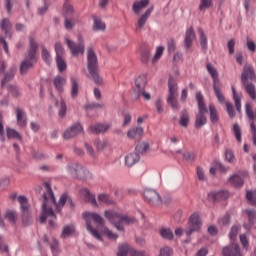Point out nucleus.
<instances>
[{"label": "nucleus", "instance_id": "f257e3e1", "mask_svg": "<svg viewBox=\"0 0 256 256\" xmlns=\"http://www.w3.org/2000/svg\"><path fill=\"white\" fill-rule=\"evenodd\" d=\"M37 49H39L37 41H35V38H33V36H30L27 55L19 66L20 75H27V73H29V70L33 69V65L37 63Z\"/></svg>", "mask_w": 256, "mask_h": 256}, {"label": "nucleus", "instance_id": "f03ea898", "mask_svg": "<svg viewBox=\"0 0 256 256\" xmlns=\"http://www.w3.org/2000/svg\"><path fill=\"white\" fill-rule=\"evenodd\" d=\"M87 70L96 85H103V78L99 75V60L93 47H89L87 50Z\"/></svg>", "mask_w": 256, "mask_h": 256}, {"label": "nucleus", "instance_id": "7ed1b4c3", "mask_svg": "<svg viewBox=\"0 0 256 256\" xmlns=\"http://www.w3.org/2000/svg\"><path fill=\"white\" fill-rule=\"evenodd\" d=\"M45 187L47 188V193L50 197V201H52V203L55 206L56 213L61 212V209H63V207H65V203L68 205V207H69V209H71V211H73V209H75V203L73 202V199H71V196H69L67 193H63L60 196L59 201L57 202V200L55 199V194L53 193V189L51 188V184L45 183Z\"/></svg>", "mask_w": 256, "mask_h": 256}, {"label": "nucleus", "instance_id": "20e7f679", "mask_svg": "<svg viewBox=\"0 0 256 256\" xmlns=\"http://www.w3.org/2000/svg\"><path fill=\"white\" fill-rule=\"evenodd\" d=\"M179 85L177 84V80L175 77L170 76L168 79V97L166 99V103L171 107L172 111H179L181 108L179 106Z\"/></svg>", "mask_w": 256, "mask_h": 256}, {"label": "nucleus", "instance_id": "39448f33", "mask_svg": "<svg viewBox=\"0 0 256 256\" xmlns=\"http://www.w3.org/2000/svg\"><path fill=\"white\" fill-rule=\"evenodd\" d=\"M196 101L198 103V113L195 119V129H201L207 125V116L205 114L209 113V110L207 109L205 98L201 92L196 93Z\"/></svg>", "mask_w": 256, "mask_h": 256}, {"label": "nucleus", "instance_id": "423d86ee", "mask_svg": "<svg viewBox=\"0 0 256 256\" xmlns=\"http://www.w3.org/2000/svg\"><path fill=\"white\" fill-rule=\"evenodd\" d=\"M147 87V76L142 74L138 76L135 80V87H134V99L139 100L143 97L144 101H151V94L145 91Z\"/></svg>", "mask_w": 256, "mask_h": 256}, {"label": "nucleus", "instance_id": "0eeeda50", "mask_svg": "<svg viewBox=\"0 0 256 256\" xmlns=\"http://www.w3.org/2000/svg\"><path fill=\"white\" fill-rule=\"evenodd\" d=\"M17 201L20 203L21 219L23 225H31L33 223V210L29 205L27 197L20 195L17 197Z\"/></svg>", "mask_w": 256, "mask_h": 256}, {"label": "nucleus", "instance_id": "6e6552de", "mask_svg": "<svg viewBox=\"0 0 256 256\" xmlns=\"http://www.w3.org/2000/svg\"><path fill=\"white\" fill-rule=\"evenodd\" d=\"M78 42L77 44L73 42V40L69 38H65V43L73 57H77L78 55H83L85 53V40L83 36L77 35Z\"/></svg>", "mask_w": 256, "mask_h": 256}, {"label": "nucleus", "instance_id": "1a4fd4ad", "mask_svg": "<svg viewBox=\"0 0 256 256\" xmlns=\"http://www.w3.org/2000/svg\"><path fill=\"white\" fill-rule=\"evenodd\" d=\"M42 210L43 214H41L39 221L40 223H45L47 221V217L50 219L48 220L49 225H55V212L53 208L49 207V199L47 198V194H42Z\"/></svg>", "mask_w": 256, "mask_h": 256}, {"label": "nucleus", "instance_id": "9d476101", "mask_svg": "<svg viewBox=\"0 0 256 256\" xmlns=\"http://www.w3.org/2000/svg\"><path fill=\"white\" fill-rule=\"evenodd\" d=\"M143 195L144 199L152 207H159L163 203V198H161V195L155 189L147 188L144 190Z\"/></svg>", "mask_w": 256, "mask_h": 256}, {"label": "nucleus", "instance_id": "9b49d317", "mask_svg": "<svg viewBox=\"0 0 256 256\" xmlns=\"http://www.w3.org/2000/svg\"><path fill=\"white\" fill-rule=\"evenodd\" d=\"M81 133H83V125H81L79 122H76L64 131L63 139L69 141V139H74V137H77V135Z\"/></svg>", "mask_w": 256, "mask_h": 256}, {"label": "nucleus", "instance_id": "f8f14e48", "mask_svg": "<svg viewBox=\"0 0 256 256\" xmlns=\"http://www.w3.org/2000/svg\"><path fill=\"white\" fill-rule=\"evenodd\" d=\"M256 81L255 69L251 65H244L241 73V83H253Z\"/></svg>", "mask_w": 256, "mask_h": 256}, {"label": "nucleus", "instance_id": "ddd939ff", "mask_svg": "<svg viewBox=\"0 0 256 256\" xmlns=\"http://www.w3.org/2000/svg\"><path fill=\"white\" fill-rule=\"evenodd\" d=\"M82 218L84 221H86L87 225H91V223H97L98 225H103L105 223V220L101 215L95 212H84L82 214Z\"/></svg>", "mask_w": 256, "mask_h": 256}, {"label": "nucleus", "instance_id": "4468645a", "mask_svg": "<svg viewBox=\"0 0 256 256\" xmlns=\"http://www.w3.org/2000/svg\"><path fill=\"white\" fill-rule=\"evenodd\" d=\"M207 199L210 203H220V201H226V199H229V192L224 190L209 192Z\"/></svg>", "mask_w": 256, "mask_h": 256}, {"label": "nucleus", "instance_id": "2eb2a0df", "mask_svg": "<svg viewBox=\"0 0 256 256\" xmlns=\"http://www.w3.org/2000/svg\"><path fill=\"white\" fill-rule=\"evenodd\" d=\"M110 128L111 125L109 124L97 123L90 125L88 128V132H90L91 135H104V133H107Z\"/></svg>", "mask_w": 256, "mask_h": 256}, {"label": "nucleus", "instance_id": "dca6fc26", "mask_svg": "<svg viewBox=\"0 0 256 256\" xmlns=\"http://www.w3.org/2000/svg\"><path fill=\"white\" fill-rule=\"evenodd\" d=\"M222 253L224 256H242L241 255V248L238 244H230L223 248Z\"/></svg>", "mask_w": 256, "mask_h": 256}, {"label": "nucleus", "instance_id": "f3484780", "mask_svg": "<svg viewBox=\"0 0 256 256\" xmlns=\"http://www.w3.org/2000/svg\"><path fill=\"white\" fill-rule=\"evenodd\" d=\"M104 217H105V219L110 221V223L112 225H119L121 213H119L115 210H105L104 211Z\"/></svg>", "mask_w": 256, "mask_h": 256}, {"label": "nucleus", "instance_id": "a211bd4d", "mask_svg": "<svg viewBox=\"0 0 256 256\" xmlns=\"http://www.w3.org/2000/svg\"><path fill=\"white\" fill-rule=\"evenodd\" d=\"M85 203H90L92 207H99V204L97 203V199L95 198L94 194L91 193V191L87 188H83L81 191Z\"/></svg>", "mask_w": 256, "mask_h": 256}, {"label": "nucleus", "instance_id": "6ab92c4d", "mask_svg": "<svg viewBox=\"0 0 256 256\" xmlns=\"http://www.w3.org/2000/svg\"><path fill=\"white\" fill-rule=\"evenodd\" d=\"M15 113H16L17 125L19 127H27V114L25 113V111L17 107L15 108Z\"/></svg>", "mask_w": 256, "mask_h": 256}, {"label": "nucleus", "instance_id": "aec40b11", "mask_svg": "<svg viewBox=\"0 0 256 256\" xmlns=\"http://www.w3.org/2000/svg\"><path fill=\"white\" fill-rule=\"evenodd\" d=\"M193 41H195V30L193 29V27H190L186 31V35L184 38L185 49H187V50L191 49V47H193Z\"/></svg>", "mask_w": 256, "mask_h": 256}, {"label": "nucleus", "instance_id": "412c9836", "mask_svg": "<svg viewBox=\"0 0 256 256\" xmlns=\"http://www.w3.org/2000/svg\"><path fill=\"white\" fill-rule=\"evenodd\" d=\"M153 9L154 7L151 6L150 8H148L146 10V13H144L137 22V31H141V29H143L145 27V24L147 23V20L149 19V16L151 15V13H153Z\"/></svg>", "mask_w": 256, "mask_h": 256}, {"label": "nucleus", "instance_id": "4be33fe9", "mask_svg": "<svg viewBox=\"0 0 256 256\" xmlns=\"http://www.w3.org/2000/svg\"><path fill=\"white\" fill-rule=\"evenodd\" d=\"M149 3H151L150 0L135 1L132 5V11L136 13V15H139L142 9L149 7Z\"/></svg>", "mask_w": 256, "mask_h": 256}, {"label": "nucleus", "instance_id": "5701e85b", "mask_svg": "<svg viewBox=\"0 0 256 256\" xmlns=\"http://www.w3.org/2000/svg\"><path fill=\"white\" fill-rule=\"evenodd\" d=\"M242 85H243L247 95H249L250 99H252V101H256V87H255V84H253V82H245V83H242Z\"/></svg>", "mask_w": 256, "mask_h": 256}, {"label": "nucleus", "instance_id": "b1692460", "mask_svg": "<svg viewBox=\"0 0 256 256\" xmlns=\"http://www.w3.org/2000/svg\"><path fill=\"white\" fill-rule=\"evenodd\" d=\"M206 69L213 79V85L221 83V80H219V72H217V68L215 66H213L211 63H208L206 65Z\"/></svg>", "mask_w": 256, "mask_h": 256}, {"label": "nucleus", "instance_id": "393cba45", "mask_svg": "<svg viewBox=\"0 0 256 256\" xmlns=\"http://www.w3.org/2000/svg\"><path fill=\"white\" fill-rule=\"evenodd\" d=\"M141 159V156L137 152H133L128 154L125 157V163L127 167H133L136 163H139V160Z\"/></svg>", "mask_w": 256, "mask_h": 256}, {"label": "nucleus", "instance_id": "a878e982", "mask_svg": "<svg viewBox=\"0 0 256 256\" xmlns=\"http://www.w3.org/2000/svg\"><path fill=\"white\" fill-rule=\"evenodd\" d=\"M4 219H6V221L10 222L12 225H16L17 221H19V214L15 210H6Z\"/></svg>", "mask_w": 256, "mask_h": 256}, {"label": "nucleus", "instance_id": "bb28decb", "mask_svg": "<svg viewBox=\"0 0 256 256\" xmlns=\"http://www.w3.org/2000/svg\"><path fill=\"white\" fill-rule=\"evenodd\" d=\"M189 121H191V117L189 116V110L183 109L180 113L179 125L187 129V127H189Z\"/></svg>", "mask_w": 256, "mask_h": 256}, {"label": "nucleus", "instance_id": "cd10ccee", "mask_svg": "<svg viewBox=\"0 0 256 256\" xmlns=\"http://www.w3.org/2000/svg\"><path fill=\"white\" fill-rule=\"evenodd\" d=\"M71 83V97L72 99H77L79 95V80L75 77L70 78Z\"/></svg>", "mask_w": 256, "mask_h": 256}, {"label": "nucleus", "instance_id": "c85d7f7f", "mask_svg": "<svg viewBox=\"0 0 256 256\" xmlns=\"http://www.w3.org/2000/svg\"><path fill=\"white\" fill-rule=\"evenodd\" d=\"M12 25H11V21H9V19L4 18L2 20L1 23V29L4 32L5 37H9L11 39L12 33H11V29H12Z\"/></svg>", "mask_w": 256, "mask_h": 256}, {"label": "nucleus", "instance_id": "c756f323", "mask_svg": "<svg viewBox=\"0 0 256 256\" xmlns=\"http://www.w3.org/2000/svg\"><path fill=\"white\" fill-rule=\"evenodd\" d=\"M122 223H124L125 225H135L137 224V218H135V216L120 213L119 225H121Z\"/></svg>", "mask_w": 256, "mask_h": 256}, {"label": "nucleus", "instance_id": "7c9ffc66", "mask_svg": "<svg viewBox=\"0 0 256 256\" xmlns=\"http://www.w3.org/2000/svg\"><path fill=\"white\" fill-rule=\"evenodd\" d=\"M65 83H67V80L62 76L57 75L53 79L54 87H56V89H57V91H59V93H63V91H64L63 85H65Z\"/></svg>", "mask_w": 256, "mask_h": 256}, {"label": "nucleus", "instance_id": "2f4dec72", "mask_svg": "<svg viewBox=\"0 0 256 256\" xmlns=\"http://www.w3.org/2000/svg\"><path fill=\"white\" fill-rule=\"evenodd\" d=\"M81 165L77 163H72L67 166V171L69 174L74 177V179H77L79 177V172L81 171Z\"/></svg>", "mask_w": 256, "mask_h": 256}, {"label": "nucleus", "instance_id": "473e14b6", "mask_svg": "<svg viewBox=\"0 0 256 256\" xmlns=\"http://www.w3.org/2000/svg\"><path fill=\"white\" fill-rule=\"evenodd\" d=\"M6 136L7 139H16L17 141H23V137L21 136V134L13 129V128H6Z\"/></svg>", "mask_w": 256, "mask_h": 256}, {"label": "nucleus", "instance_id": "72a5a7b5", "mask_svg": "<svg viewBox=\"0 0 256 256\" xmlns=\"http://www.w3.org/2000/svg\"><path fill=\"white\" fill-rule=\"evenodd\" d=\"M149 149H151L149 142H139L135 147V152L138 153V155H143L147 153Z\"/></svg>", "mask_w": 256, "mask_h": 256}, {"label": "nucleus", "instance_id": "f704fd0d", "mask_svg": "<svg viewBox=\"0 0 256 256\" xmlns=\"http://www.w3.org/2000/svg\"><path fill=\"white\" fill-rule=\"evenodd\" d=\"M143 133V127H136L128 130L127 137L128 139H135V137H142Z\"/></svg>", "mask_w": 256, "mask_h": 256}, {"label": "nucleus", "instance_id": "c9c22d12", "mask_svg": "<svg viewBox=\"0 0 256 256\" xmlns=\"http://www.w3.org/2000/svg\"><path fill=\"white\" fill-rule=\"evenodd\" d=\"M14 77H15V70L14 69L5 73L2 80H1V89H5V85H7V83H9L10 81H13Z\"/></svg>", "mask_w": 256, "mask_h": 256}, {"label": "nucleus", "instance_id": "e433bc0d", "mask_svg": "<svg viewBox=\"0 0 256 256\" xmlns=\"http://www.w3.org/2000/svg\"><path fill=\"white\" fill-rule=\"evenodd\" d=\"M189 223L190 225H203V218H201V213L194 212L189 217Z\"/></svg>", "mask_w": 256, "mask_h": 256}, {"label": "nucleus", "instance_id": "4c0bfd02", "mask_svg": "<svg viewBox=\"0 0 256 256\" xmlns=\"http://www.w3.org/2000/svg\"><path fill=\"white\" fill-rule=\"evenodd\" d=\"M213 89L219 103H225V95L221 92V83L213 84Z\"/></svg>", "mask_w": 256, "mask_h": 256}, {"label": "nucleus", "instance_id": "58836bf2", "mask_svg": "<svg viewBox=\"0 0 256 256\" xmlns=\"http://www.w3.org/2000/svg\"><path fill=\"white\" fill-rule=\"evenodd\" d=\"M73 13H75V8H73V5H71V3H69V2H64L62 17L63 18H65V16L71 17V15H73Z\"/></svg>", "mask_w": 256, "mask_h": 256}, {"label": "nucleus", "instance_id": "ea45409f", "mask_svg": "<svg viewBox=\"0 0 256 256\" xmlns=\"http://www.w3.org/2000/svg\"><path fill=\"white\" fill-rule=\"evenodd\" d=\"M77 25V19L69 17V16H64V27L67 29V31H71Z\"/></svg>", "mask_w": 256, "mask_h": 256}, {"label": "nucleus", "instance_id": "a19ab883", "mask_svg": "<svg viewBox=\"0 0 256 256\" xmlns=\"http://www.w3.org/2000/svg\"><path fill=\"white\" fill-rule=\"evenodd\" d=\"M76 179L79 181H87V179H91V172H89L87 168L81 166L80 172H78V177Z\"/></svg>", "mask_w": 256, "mask_h": 256}, {"label": "nucleus", "instance_id": "79ce46f5", "mask_svg": "<svg viewBox=\"0 0 256 256\" xmlns=\"http://www.w3.org/2000/svg\"><path fill=\"white\" fill-rule=\"evenodd\" d=\"M71 235H75V226H65L60 237L61 239H67V237H71Z\"/></svg>", "mask_w": 256, "mask_h": 256}, {"label": "nucleus", "instance_id": "37998d69", "mask_svg": "<svg viewBox=\"0 0 256 256\" xmlns=\"http://www.w3.org/2000/svg\"><path fill=\"white\" fill-rule=\"evenodd\" d=\"M94 24L92 26L93 31H105L106 26L101 19L94 17L93 18Z\"/></svg>", "mask_w": 256, "mask_h": 256}, {"label": "nucleus", "instance_id": "c03bdc74", "mask_svg": "<svg viewBox=\"0 0 256 256\" xmlns=\"http://www.w3.org/2000/svg\"><path fill=\"white\" fill-rule=\"evenodd\" d=\"M209 113H210L211 123H218L219 122V114L217 113V108L215 107V105L209 106Z\"/></svg>", "mask_w": 256, "mask_h": 256}, {"label": "nucleus", "instance_id": "a18cd8bd", "mask_svg": "<svg viewBox=\"0 0 256 256\" xmlns=\"http://www.w3.org/2000/svg\"><path fill=\"white\" fill-rule=\"evenodd\" d=\"M229 181L233 187H241L243 185V178L239 176V174H234L229 178Z\"/></svg>", "mask_w": 256, "mask_h": 256}, {"label": "nucleus", "instance_id": "49530a36", "mask_svg": "<svg viewBox=\"0 0 256 256\" xmlns=\"http://www.w3.org/2000/svg\"><path fill=\"white\" fill-rule=\"evenodd\" d=\"M98 201L106 205H115V201L108 194L101 193L98 195Z\"/></svg>", "mask_w": 256, "mask_h": 256}, {"label": "nucleus", "instance_id": "de8ad7c7", "mask_svg": "<svg viewBox=\"0 0 256 256\" xmlns=\"http://www.w3.org/2000/svg\"><path fill=\"white\" fill-rule=\"evenodd\" d=\"M198 33L200 35V45L203 51H207V36L205 35L203 28L198 27Z\"/></svg>", "mask_w": 256, "mask_h": 256}, {"label": "nucleus", "instance_id": "09e8293b", "mask_svg": "<svg viewBox=\"0 0 256 256\" xmlns=\"http://www.w3.org/2000/svg\"><path fill=\"white\" fill-rule=\"evenodd\" d=\"M160 235L163 239H167L168 241H172L174 237L173 231L169 228H161Z\"/></svg>", "mask_w": 256, "mask_h": 256}, {"label": "nucleus", "instance_id": "8fccbe9b", "mask_svg": "<svg viewBox=\"0 0 256 256\" xmlns=\"http://www.w3.org/2000/svg\"><path fill=\"white\" fill-rule=\"evenodd\" d=\"M232 93L236 111H238V113H241V97H239V94H237V90H235V87H232Z\"/></svg>", "mask_w": 256, "mask_h": 256}, {"label": "nucleus", "instance_id": "3c124183", "mask_svg": "<svg viewBox=\"0 0 256 256\" xmlns=\"http://www.w3.org/2000/svg\"><path fill=\"white\" fill-rule=\"evenodd\" d=\"M87 231L91 233L98 241H103V234L99 230L94 229L92 225H87Z\"/></svg>", "mask_w": 256, "mask_h": 256}, {"label": "nucleus", "instance_id": "603ef678", "mask_svg": "<svg viewBox=\"0 0 256 256\" xmlns=\"http://www.w3.org/2000/svg\"><path fill=\"white\" fill-rule=\"evenodd\" d=\"M50 249L52 251L53 256L59 255V240L56 238L52 239V242L50 243Z\"/></svg>", "mask_w": 256, "mask_h": 256}, {"label": "nucleus", "instance_id": "864d4df0", "mask_svg": "<svg viewBox=\"0 0 256 256\" xmlns=\"http://www.w3.org/2000/svg\"><path fill=\"white\" fill-rule=\"evenodd\" d=\"M56 65H57L60 73H63V71H65V69H67V63H65L63 56L56 57Z\"/></svg>", "mask_w": 256, "mask_h": 256}, {"label": "nucleus", "instance_id": "5fc2aeb1", "mask_svg": "<svg viewBox=\"0 0 256 256\" xmlns=\"http://www.w3.org/2000/svg\"><path fill=\"white\" fill-rule=\"evenodd\" d=\"M150 59H151V49L146 48L142 51L141 61H142V63H144V65H147V63H149Z\"/></svg>", "mask_w": 256, "mask_h": 256}, {"label": "nucleus", "instance_id": "6e6d98bb", "mask_svg": "<svg viewBox=\"0 0 256 256\" xmlns=\"http://www.w3.org/2000/svg\"><path fill=\"white\" fill-rule=\"evenodd\" d=\"M129 251H131L129 244H121L119 246L117 256H127L129 255Z\"/></svg>", "mask_w": 256, "mask_h": 256}, {"label": "nucleus", "instance_id": "4d7b16f0", "mask_svg": "<svg viewBox=\"0 0 256 256\" xmlns=\"http://www.w3.org/2000/svg\"><path fill=\"white\" fill-rule=\"evenodd\" d=\"M233 133H234V135L236 137V141L238 143H241V141H242V138H241V136H242L241 126H239L237 123H235L233 125Z\"/></svg>", "mask_w": 256, "mask_h": 256}, {"label": "nucleus", "instance_id": "13d9d810", "mask_svg": "<svg viewBox=\"0 0 256 256\" xmlns=\"http://www.w3.org/2000/svg\"><path fill=\"white\" fill-rule=\"evenodd\" d=\"M58 115L60 119H65V116L67 115V104H65V100L60 101V109Z\"/></svg>", "mask_w": 256, "mask_h": 256}, {"label": "nucleus", "instance_id": "bf43d9fd", "mask_svg": "<svg viewBox=\"0 0 256 256\" xmlns=\"http://www.w3.org/2000/svg\"><path fill=\"white\" fill-rule=\"evenodd\" d=\"M240 229H241L240 226H232L230 233H229V239L232 241H237V235H239Z\"/></svg>", "mask_w": 256, "mask_h": 256}, {"label": "nucleus", "instance_id": "052dcab7", "mask_svg": "<svg viewBox=\"0 0 256 256\" xmlns=\"http://www.w3.org/2000/svg\"><path fill=\"white\" fill-rule=\"evenodd\" d=\"M245 109H246V115H247L248 119H250V121L254 122L255 121V114L253 113V109L251 108V104L246 103Z\"/></svg>", "mask_w": 256, "mask_h": 256}, {"label": "nucleus", "instance_id": "680f3d73", "mask_svg": "<svg viewBox=\"0 0 256 256\" xmlns=\"http://www.w3.org/2000/svg\"><path fill=\"white\" fill-rule=\"evenodd\" d=\"M42 59L47 65H51V54H49V51L45 47L42 48Z\"/></svg>", "mask_w": 256, "mask_h": 256}, {"label": "nucleus", "instance_id": "e2e57ef3", "mask_svg": "<svg viewBox=\"0 0 256 256\" xmlns=\"http://www.w3.org/2000/svg\"><path fill=\"white\" fill-rule=\"evenodd\" d=\"M54 47H55L56 57H63V54L65 53V48H63V45H61V42H56Z\"/></svg>", "mask_w": 256, "mask_h": 256}, {"label": "nucleus", "instance_id": "0e129e2a", "mask_svg": "<svg viewBox=\"0 0 256 256\" xmlns=\"http://www.w3.org/2000/svg\"><path fill=\"white\" fill-rule=\"evenodd\" d=\"M248 218H249V221L250 223H256V211L255 209H246L245 210Z\"/></svg>", "mask_w": 256, "mask_h": 256}, {"label": "nucleus", "instance_id": "69168bd1", "mask_svg": "<svg viewBox=\"0 0 256 256\" xmlns=\"http://www.w3.org/2000/svg\"><path fill=\"white\" fill-rule=\"evenodd\" d=\"M183 157H184V159H186V161L188 163H193L195 161L197 155L194 152H184Z\"/></svg>", "mask_w": 256, "mask_h": 256}, {"label": "nucleus", "instance_id": "338daca9", "mask_svg": "<svg viewBox=\"0 0 256 256\" xmlns=\"http://www.w3.org/2000/svg\"><path fill=\"white\" fill-rule=\"evenodd\" d=\"M213 1L212 0H201L199 9L200 11H205V9H209V7H212Z\"/></svg>", "mask_w": 256, "mask_h": 256}, {"label": "nucleus", "instance_id": "774afa93", "mask_svg": "<svg viewBox=\"0 0 256 256\" xmlns=\"http://www.w3.org/2000/svg\"><path fill=\"white\" fill-rule=\"evenodd\" d=\"M94 145H95L97 151H103V149H105V147H107V142L101 141L100 139H96L94 142Z\"/></svg>", "mask_w": 256, "mask_h": 256}]
</instances>
